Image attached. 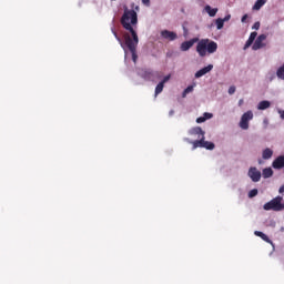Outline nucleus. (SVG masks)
Instances as JSON below:
<instances>
[{"label":"nucleus","mask_w":284,"mask_h":284,"mask_svg":"<svg viewBox=\"0 0 284 284\" xmlns=\"http://www.w3.org/2000/svg\"><path fill=\"white\" fill-rule=\"evenodd\" d=\"M139 12V6H136L134 9H128V7H124V13L121 18V24L124 28V30H128V32L131 33V37L126 33L124 34V42L126 48L130 50L132 54V60L134 63H136V59H139V55H136V45H139V36L136 34V23H139V16L136 14Z\"/></svg>","instance_id":"nucleus-1"},{"label":"nucleus","mask_w":284,"mask_h":284,"mask_svg":"<svg viewBox=\"0 0 284 284\" xmlns=\"http://www.w3.org/2000/svg\"><path fill=\"white\" fill-rule=\"evenodd\" d=\"M219 50V44L210 39H202L197 42L196 52L200 57H206L209 54H214Z\"/></svg>","instance_id":"nucleus-2"},{"label":"nucleus","mask_w":284,"mask_h":284,"mask_svg":"<svg viewBox=\"0 0 284 284\" xmlns=\"http://www.w3.org/2000/svg\"><path fill=\"white\" fill-rule=\"evenodd\" d=\"M189 134L191 136H197L199 140L192 141V150H196L197 148H203L204 145V139H205V132L201 126H194L189 131Z\"/></svg>","instance_id":"nucleus-3"},{"label":"nucleus","mask_w":284,"mask_h":284,"mask_svg":"<svg viewBox=\"0 0 284 284\" xmlns=\"http://www.w3.org/2000/svg\"><path fill=\"white\" fill-rule=\"evenodd\" d=\"M281 203H283V196L277 195L276 197H274L270 202L265 203L263 209L266 212H270V210H272L273 212H282L283 206L281 205Z\"/></svg>","instance_id":"nucleus-4"},{"label":"nucleus","mask_w":284,"mask_h":284,"mask_svg":"<svg viewBox=\"0 0 284 284\" xmlns=\"http://www.w3.org/2000/svg\"><path fill=\"white\" fill-rule=\"evenodd\" d=\"M254 119V113H252V111H247L245 112L240 121V128L242 130H250V121H252Z\"/></svg>","instance_id":"nucleus-5"},{"label":"nucleus","mask_w":284,"mask_h":284,"mask_svg":"<svg viewBox=\"0 0 284 284\" xmlns=\"http://www.w3.org/2000/svg\"><path fill=\"white\" fill-rule=\"evenodd\" d=\"M197 41H199V38H193L189 41L182 42L180 45L181 52H187V50H190V48H192L194 43H197Z\"/></svg>","instance_id":"nucleus-6"},{"label":"nucleus","mask_w":284,"mask_h":284,"mask_svg":"<svg viewBox=\"0 0 284 284\" xmlns=\"http://www.w3.org/2000/svg\"><path fill=\"white\" fill-rule=\"evenodd\" d=\"M265 39H267V36L260 34L253 43L252 50H261V48H264L265 44L263 43V41H265Z\"/></svg>","instance_id":"nucleus-7"},{"label":"nucleus","mask_w":284,"mask_h":284,"mask_svg":"<svg viewBox=\"0 0 284 284\" xmlns=\"http://www.w3.org/2000/svg\"><path fill=\"white\" fill-rule=\"evenodd\" d=\"M162 39H166V41H175V39L179 38L176 32L170 31V30H162L161 31Z\"/></svg>","instance_id":"nucleus-8"},{"label":"nucleus","mask_w":284,"mask_h":284,"mask_svg":"<svg viewBox=\"0 0 284 284\" xmlns=\"http://www.w3.org/2000/svg\"><path fill=\"white\" fill-rule=\"evenodd\" d=\"M248 176L253 183H258V181H261V171H257L256 168H251L248 170Z\"/></svg>","instance_id":"nucleus-9"},{"label":"nucleus","mask_w":284,"mask_h":284,"mask_svg":"<svg viewBox=\"0 0 284 284\" xmlns=\"http://www.w3.org/2000/svg\"><path fill=\"white\" fill-rule=\"evenodd\" d=\"M212 70H214L213 64H209L207 67H204V68L200 69L195 73V79H201V77H205V74H207V72H212Z\"/></svg>","instance_id":"nucleus-10"},{"label":"nucleus","mask_w":284,"mask_h":284,"mask_svg":"<svg viewBox=\"0 0 284 284\" xmlns=\"http://www.w3.org/2000/svg\"><path fill=\"white\" fill-rule=\"evenodd\" d=\"M272 166L274 168V170H283V168H284V155L277 156V158L273 161Z\"/></svg>","instance_id":"nucleus-11"},{"label":"nucleus","mask_w":284,"mask_h":284,"mask_svg":"<svg viewBox=\"0 0 284 284\" xmlns=\"http://www.w3.org/2000/svg\"><path fill=\"white\" fill-rule=\"evenodd\" d=\"M258 36V33H256V31L252 32L244 45V50H247V48H250V45H252V43H254V41H256V37Z\"/></svg>","instance_id":"nucleus-12"},{"label":"nucleus","mask_w":284,"mask_h":284,"mask_svg":"<svg viewBox=\"0 0 284 284\" xmlns=\"http://www.w3.org/2000/svg\"><path fill=\"white\" fill-rule=\"evenodd\" d=\"M254 234L255 236H258L260 239H262V241H265V243H272V240H270V237L265 233L261 231H255Z\"/></svg>","instance_id":"nucleus-13"},{"label":"nucleus","mask_w":284,"mask_h":284,"mask_svg":"<svg viewBox=\"0 0 284 284\" xmlns=\"http://www.w3.org/2000/svg\"><path fill=\"white\" fill-rule=\"evenodd\" d=\"M142 79H145V81H152V79H154V72L150 70L143 71Z\"/></svg>","instance_id":"nucleus-14"},{"label":"nucleus","mask_w":284,"mask_h":284,"mask_svg":"<svg viewBox=\"0 0 284 284\" xmlns=\"http://www.w3.org/2000/svg\"><path fill=\"white\" fill-rule=\"evenodd\" d=\"M205 12H207L209 17H216V12H219V9L216 8H212L210 7V4H207L205 8H204Z\"/></svg>","instance_id":"nucleus-15"},{"label":"nucleus","mask_w":284,"mask_h":284,"mask_svg":"<svg viewBox=\"0 0 284 284\" xmlns=\"http://www.w3.org/2000/svg\"><path fill=\"white\" fill-rule=\"evenodd\" d=\"M214 115L212 113H204V116H200L196 119V123H205L207 119H212Z\"/></svg>","instance_id":"nucleus-16"},{"label":"nucleus","mask_w":284,"mask_h":284,"mask_svg":"<svg viewBox=\"0 0 284 284\" xmlns=\"http://www.w3.org/2000/svg\"><path fill=\"white\" fill-rule=\"evenodd\" d=\"M270 105H272V103L270 101L263 100L258 103L257 110H267V108H270Z\"/></svg>","instance_id":"nucleus-17"},{"label":"nucleus","mask_w":284,"mask_h":284,"mask_svg":"<svg viewBox=\"0 0 284 284\" xmlns=\"http://www.w3.org/2000/svg\"><path fill=\"white\" fill-rule=\"evenodd\" d=\"M274 174L272 168H266L262 171L263 179H270Z\"/></svg>","instance_id":"nucleus-18"},{"label":"nucleus","mask_w":284,"mask_h":284,"mask_svg":"<svg viewBox=\"0 0 284 284\" xmlns=\"http://www.w3.org/2000/svg\"><path fill=\"white\" fill-rule=\"evenodd\" d=\"M273 154H274V151H272V149H265L262 153V158L264 160L272 159Z\"/></svg>","instance_id":"nucleus-19"},{"label":"nucleus","mask_w":284,"mask_h":284,"mask_svg":"<svg viewBox=\"0 0 284 284\" xmlns=\"http://www.w3.org/2000/svg\"><path fill=\"white\" fill-rule=\"evenodd\" d=\"M265 3H267V0H256L253 10H261V7L265 6Z\"/></svg>","instance_id":"nucleus-20"},{"label":"nucleus","mask_w":284,"mask_h":284,"mask_svg":"<svg viewBox=\"0 0 284 284\" xmlns=\"http://www.w3.org/2000/svg\"><path fill=\"white\" fill-rule=\"evenodd\" d=\"M276 77L277 79H282V81H284V63L282 67H280L276 71Z\"/></svg>","instance_id":"nucleus-21"},{"label":"nucleus","mask_w":284,"mask_h":284,"mask_svg":"<svg viewBox=\"0 0 284 284\" xmlns=\"http://www.w3.org/2000/svg\"><path fill=\"white\" fill-rule=\"evenodd\" d=\"M163 88H165V84H163V82H160V83L155 87V97H159V94H161V92H163Z\"/></svg>","instance_id":"nucleus-22"},{"label":"nucleus","mask_w":284,"mask_h":284,"mask_svg":"<svg viewBox=\"0 0 284 284\" xmlns=\"http://www.w3.org/2000/svg\"><path fill=\"white\" fill-rule=\"evenodd\" d=\"M215 24H216L217 30H223V26H225V20L219 18V19H216Z\"/></svg>","instance_id":"nucleus-23"},{"label":"nucleus","mask_w":284,"mask_h":284,"mask_svg":"<svg viewBox=\"0 0 284 284\" xmlns=\"http://www.w3.org/2000/svg\"><path fill=\"white\" fill-rule=\"evenodd\" d=\"M203 148H205V150H214L215 145H214V142H209V141H205L204 139Z\"/></svg>","instance_id":"nucleus-24"},{"label":"nucleus","mask_w":284,"mask_h":284,"mask_svg":"<svg viewBox=\"0 0 284 284\" xmlns=\"http://www.w3.org/2000/svg\"><path fill=\"white\" fill-rule=\"evenodd\" d=\"M193 90H194V87H192V85L187 87V88L183 91L182 97H186L187 94H190V92H193Z\"/></svg>","instance_id":"nucleus-25"},{"label":"nucleus","mask_w":284,"mask_h":284,"mask_svg":"<svg viewBox=\"0 0 284 284\" xmlns=\"http://www.w3.org/2000/svg\"><path fill=\"white\" fill-rule=\"evenodd\" d=\"M112 33L114 34L116 41H119L120 45H122V48H123V40H121V37H119V34L116 33V31L114 29H112Z\"/></svg>","instance_id":"nucleus-26"},{"label":"nucleus","mask_w":284,"mask_h":284,"mask_svg":"<svg viewBox=\"0 0 284 284\" xmlns=\"http://www.w3.org/2000/svg\"><path fill=\"white\" fill-rule=\"evenodd\" d=\"M258 194V190L253 189L248 192V199H254Z\"/></svg>","instance_id":"nucleus-27"},{"label":"nucleus","mask_w":284,"mask_h":284,"mask_svg":"<svg viewBox=\"0 0 284 284\" xmlns=\"http://www.w3.org/2000/svg\"><path fill=\"white\" fill-rule=\"evenodd\" d=\"M170 79H171V75L169 74V75H166V77L163 78V80L161 81V83H163V85H165V83H168V81H170Z\"/></svg>","instance_id":"nucleus-28"},{"label":"nucleus","mask_w":284,"mask_h":284,"mask_svg":"<svg viewBox=\"0 0 284 284\" xmlns=\"http://www.w3.org/2000/svg\"><path fill=\"white\" fill-rule=\"evenodd\" d=\"M236 92V87L232 85L229 88V94H234Z\"/></svg>","instance_id":"nucleus-29"},{"label":"nucleus","mask_w":284,"mask_h":284,"mask_svg":"<svg viewBox=\"0 0 284 284\" xmlns=\"http://www.w3.org/2000/svg\"><path fill=\"white\" fill-rule=\"evenodd\" d=\"M261 28V22H255L253 24V30H258Z\"/></svg>","instance_id":"nucleus-30"},{"label":"nucleus","mask_w":284,"mask_h":284,"mask_svg":"<svg viewBox=\"0 0 284 284\" xmlns=\"http://www.w3.org/2000/svg\"><path fill=\"white\" fill-rule=\"evenodd\" d=\"M230 19H232V16H231V14H227V16H225V17L222 19V21H224V23H225V21H230Z\"/></svg>","instance_id":"nucleus-31"},{"label":"nucleus","mask_w":284,"mask_h":284,"mask_svg":"<svg viewBox=\"0 0 284 284\" xmlns=\"http://www.w3.org/2000/svg\"><path fill=\"white\" fill-rule=\"evenodd\" d=\"M245 21H247V14H244V16L242 17V23H245Z\"/></svg>","instance_id":"nucleus-32"},{"label":"nucleus","mask_w":284,"mask_h":284,"mask_svg":"<svg viewBox=\"0 0 284 284\" xmlns=\"http://www.w3.org/2000/svg\"><path fill=\"white\" fill-rule=\"evenodd\" d=\"M142 3H143L144 6H150V0H142Z\"/></svg>","instance_id":"nucleus-33"},{"label":"nucleus","mask_w":284,"mask_h":284,"mask_svg":"<svg viewBox=\"0 0 284 284\" xmlns=\"http://www.w3.org/2000/svg\"><path fill=\"white\" fill-rule=\"evenodd\" d=\"M278 192H280V194H283V192H284V184L280 187Z\"/></svg>","instance_id":"nucleus-34"},{"label":"nucleus","mask_w":284,"mask_h":284,"mask_svg":"<svg viewBox=\"0 0 284 284\" xmlns=\"http://www.w3.org/2000/svg\"><path fill=\"white\" fill-rule=\"evenodd\" d=\"M243 103H244V100H243V99H240V100H239V106L241 108V105H243Z\"/></svg>","instance_id":"nucleus-35"},{"label":"nucleus","mask_w":284,"mask_h":284,"mask_svg":"<svg viewBox=\"0 0 284 284\" xmlns=\"http://www.w3.org/2000/svg\"><path fill=\"white\" fill-rule=\"evenodd\" d=\"M281 119H284V111H280Z\"/></svg>","instance_id":"nucleus-36"},{"label":"nucleus","mask_w":284,"mask_h":284,"mask_svg":"<svg viewBox=\"0 0 284 284\" xmlns=\"http://www.w3.org/2000/svg\"><path fill=\"white\" fill-rule=\"evenodd\" d=\"M173 114H174V110H171V111H170V115H173Z\"/></svg>","instance_id":"nucleus-37"},{"label":"nucleus","mask_w":284,"mask_h":284,"mask_svg":"<svg viewBox=\"0 0 284 284\" xmlns=\"http://www.w3.org/2000/svg\"><path fill=\"white\" fill-rule=\"evenodd\" d=\"M281 206H282V210H284V203L283 202H281Z\"/></svg>","instance_id":"nucleus-38"}]
</instances>
